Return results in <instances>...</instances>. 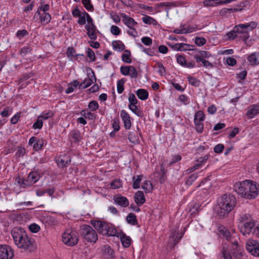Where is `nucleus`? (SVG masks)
Returning <instances> with one entry per match:
<instances>
[{
  "label": "nucleus",
  "instance_id": "1",
  "mask_svg": "<svg viewBox=\"0 0 259 259\" xmlns=\"http://www.w3.org/2000/svg\"><path fill=\"white\" fill-rule=\"evenodd\" d=\"M220 232L226 237L228 241L231 242L232 245L231 253L228 244L224 243L223 245L221 253L224 259H241L243 256L242 247L238 244V238L235 234L234 230H232V234L225 227L221 228Z\"/></svg>",
  "mask_w": 259,
  "mask_h": 259
},
{
  "label": "nucleus",
  "instance_id": "2",
  "mask_svg": "<svg viewBox=\"0 0 259 259\" xmlns=\"http://www.w3.org/2000/svg\"><path fill=\"white\" fill-rule=\"evenodd\" d=\"M236 204V199L232 195L224 194L218 199V205L216 211L220 218L227 217Z\"/></svg>",
  "mask_w": 259,
  "mask_h": 259
},
{
  "label": "nucleus",
  "instance_id": "3",
  "mask_svg": "<svg viewBox=\"0 0 259 259\" xmlns=\"http://www.w3.org/2000/svg\"><path fill=\"white\" fill-rule=\"evenodd\" d=\"M257 26V23L254 21H251L246 24H239L234 26L239 36L241 37L244 41L248 39L249 35L248 32L253 30Z\"/></svg>",
  "mask_w": 259,
  "mask_h": 259
},
{
  "label": "nucleus",
  "instance_id": "4",
  "mask_svg": "<svg viewBox=\"0 0 259 259\" xmlns=\"http://www.w3.org/2000/svg\"><path fill=\"white\" fill-rule=\"evenodd\" d=\"M62 241L67 246H73L78 241L77 233L71 229H66L62 236Z\"/></svg>",
  "mask_w": 259,
  "mask_h": 259
},
{
  "label": "nucleus",
  "instance_id": "5",
  "mask_svg": "<svg viewBox=\"0 0 259 259\" xmlns=\"http://www.w3.org/2000/svg\"><path fill=\"white\" fill-rule=\"evenodd\" d=\"M81 234L84 239L89 242L95 243L98 240V235L95 230L89 225L81 227Z\"/></svg>",
  "mask_w": 259,
  "mask_h": 259
},
{
  "label": "nucleus",
  "instance_id": "6",
  "mask_svg": "<svg viewBox=\"0 0 259 259\" xmlns=\"http://www.w3.org/2000/svg\"><path fill=\"white\" fill-rule=\"evenodd\" d=\"M17 246L24 251L32 252L35 248V241L26 234Z\"/></svg>",
  "mask_w": 259,
  "mask_h": 259
},
{
  "label": "nucleus",
  "instance_id": "7",
  "mask_svg": "<svg viewBox=\"0 0 259 259\" xmlns=\"http://www.w3.org/2000/svg\"><path fill=\"white\" fill-rule=\"evenodd\" d=\"M11 235L14 243L17 246L23 239L26 232L22 228L14 227L11 231Z\"/></svg>",
  "mask_w": 259,
  "mask_h": 259
},
{
  "label": "nucleus",
  "instance_id": "8",
  "mask_svg": "<svg viewBox=\"0 0 259 259\" xmlns=\"http://www.w3.org/2000/svg\"><path fill=\"white\" fill-rule=\"evenodd\" d=\"M246 250L254 256H259V243L253 239H248L246 242Z\"/></svg>",
  "mask_w": 259,
  "mask_h": 259
},
{
  "label": "nucleus",
  "instance_id": "9",
  "mask_svg": "<svg viewBox=\"0 0 259 259\" xmlns=\"http://www.w3.org/2000/svg\"><path fill=\"white\" fill-rule=\"evenodd\" d=\"M246 185L248 188L246 189V193H248L249 199L254 198L259 194V189L256 183L250 180H246Z\"/></svg>",
  "mask_w": 259,
  "mask_h": 259
},
{
  "label": "nucleus",
  "instance_id": "10",
  "mask_svg": "<svg viewBox=\"0 0 259 259\" xmlns=\"http://www.w3.org/2000/svg\"><path fill=\"white\" fill-rule=\"evenodd\" d=\"M14 251L9 246L0 245V259H12Z\"/></svg>",
  "mask_w": 259,
  "mask_h": 259
},
{
  "label": "nucleus",
  "instance_id": "11",
  "mask_svg": "<svg viewBox=\"0 0 259 259\" xmlns=\"http://www.w3.org/2000/svg\"><path fill=\"white\" fill-rule=\"evenodd\" d=\"M246 184V181L235 183L234 190L241 197L248 199L249 198V196H248V193L247 194L245 191L246 189L248 187Z\"/></svg>",
  "mask_w": 259,
  "mask_h": 259
},
{
  "label": "nucleus",
  "instance_id": "12",
  "mask_svg": "<svg viewBox=\"0 0 259 259\" xmlns=\"http://www.w3.org/2000/svg\"><path fill=\"white\" fill-rule=\"evenodd\" d=\"M91 224L102 235H105L109 224L100 221H91Z\"/></svg>",
  "mask_w": 259,
  "mask_h": 259
},
{
  "label": "nucleus",
  "instance_id": "13",
  "mask_svg": "<svg viewBox=\"0 0 259 259\" xmlns=\"http://www.w3.org/2000/svg\"><path fill=\"white\" fill-rule=\"evenodd\" d=\"M254 226L255 224L253 220L238 224L240 231L243 235L249 234Z\"/></svg>",
  "mask_w": 259,
  "mask_h": 259
},
{
  "label": "nucleus",
  "instance_id": "14",
  "mask_svg": "<svg viewBox=\"0 0 259 259\" xmlns=\"http://www.w3.org/2000/svg\"><path fill=\"white\" fill-rule=\"evenodd\" d=\"M120 70L123 75L130 76L132 78H136L138 76L137 71L133 66H121Z\"/></svg>",
  "mask_w": 259,
  "mask_h": 259
},
{
  "label": "nucleus",
  "instance_id": "15",
  "mask_svg": "<svg viewBox=\"0 0 259 259\" xmlns=\"http://www.w3.org/2000/svg\"><path fill=\"white\" fill-rule=\"evenodd\" d=\"M235 1L236 0H205L203 2V4L206 7H214L217 5L229 4Z\"/></svg>",
  "mask_w": 259,
  "mask_h": 259
},
{
  "label": "nucleus",
  "instance_id": "16",
  "mask_svg": "<svg viewBox=\"0 0 259 259\" xmlns=\"http://www.w3.org/2000/svg\"><path fill=\"white\" fill-rule=\"evenodd\" d=\"M258 114H259V103L249 106L246 113V115L248 118L251 119Z\"/></svg>",
  "mask_w": 259,
  "mask_h": 259
},
{
  "label": "nucleus",
  "instance_id": "17",
  "mask_svg": "<svg viewBox=\"0 0 259 259\" xmlns=\"http://www.w3.org/2000/svg\"><path fill=\"white\" fill-rule=\"evenodd\" d=\"M120 116L124 123V126L126 129H130L131 127V117L128 113L124 110H122L120 112Z\"/></svg>",
  "mask_w": 259,
  "mask_h": 259
},
{
  "label": "nucleus",
  "instance_id": "18",
  "mask_svg": "<svg viewBox=\"0 0 259 259\" xmlns=\"http://www.w3.org/2000/svg\"><path fill=\"white\" fill-rule=\"evenodd\" d=\"M121 16L122 20L124 24L126 25L128 28L134 27L137 24V23L134 19L125 14H121Z\"/></svg>",
  "mask_w": 259,
  "mask_h": 259
},
{
  "label": "nucleus",
  "instance_id": "19",
  "mask_svg": "<svg viewBox=\"0 0 259 259\" xmlns=\"http://www.w3.org/2000/svg\"><path fill=\"white\" fill-rule=\"evenodd\" d=\"M93 75H91L90 77L88 76V78H85L83 81L81 82L79 84V89H86L88 87H90L92 83L93 82V79L95 81L96 80V78L95 75L94 74V72H93Z\"/></svg>",
  "mask_w": 259,
  "mask_h": 259
},
{
  "label": "nucleus",
  "instance_id": "20",
  "mask_svg": "<svg viewBox=\"0 0 259 259\" xmlns=\"http://www.w3.org/2000/svg\"><path fill=\"white\" fill-rule=\"evenodd\" d=\"M114 200L116 204L122 207H125L129 204L128 199L126 197L122 196H117L114 197Z\"/></svg>",
  "mask_w": 259,
  "mask_h": 259
},
{
  "label": "nucleus",
  "instance_id": "21",
  "mask_svg": "<svg viewBox=\"0 0 259 259\" xmlns=\"http://www.w3.org/2000/svg\"><path fill=\"white\" fill-rule=\"evenodd\" d=\"M118 237L120 238L121 243L124 247H128L130 246L132 239L129 236L123 233H119Z\"/></svg>",
  "mask_w": 259,
  "mask_h": 259
},
{
  "label": "nucleus",
  "instance_id": "22",
  "mask_svg": "<svg viewBox=\"0 0 259 259\" xmlns=\"http://www.w3.org/2000/svg\"><path fill=\"white\" fill-rule=\"evenodd\" d=\"M57 161L59 166L63 167L66 166L70 162V159L68 155L64 154L60 155Z\"/></svg>",
  "mask_w": 259,
  "mask_h": 259
},
{
  "label": "nucleus",
  "instance_id": "23",
  "mask_svg": "<svg viewBox=\"0 0 259 259\" xmlns=\"http://www.w3.org/2000/svg\"><path fill=\"white\" fill-rule=\"evenodd\" d=\"M258 57L259 53L254 52L248 56L247 59L251 65L254 66L259 64Z\"/></svg>",
  "mask_w": 259,
  "mask_h": 259
},
{
  "label": "nucleus",
  "instance_id": "24",
  "mask_svg": "<svg viewBox=\"0 0 259 259\" xmlns=\"http://www.w3.org/2000/svg\"><path fill=\"white\" fill-rule=\"evenodd\" d=\"M135 201L138 205H141L144 204L145 202V199L143 192L138 191L134 197Z\"/></svg>",
  "mask_w": 259,
  "mask_h": 259
},
{
  "label": "nucleus",
  "instance_id": "25",
  "mask_svg": "<svg viewBox=\"0 0 259 259\" xmlns=\"http://www.w3.org/2000/svg\"><path fill=\"white\" fill-rule=\"evenodd\" d=\"M184 233H181L179 234L178 232L175 231L172 232L170 236V240H172V246H175L177 243H178L180 240L183 237Z\"/></svg>",
  "mask_w": 259,
  "mask_h": 259
},
{
  "label": "nucleus",
  "instance_id": "26",
  "mask_svg": "<svg viewBox=\"0 0 259 259\" xmlns=\"http://www.w3.org/2000/svg\"><path fill=\"white\" fill-rule=\"evenodd\" d=\"M28 181L31 183V186L35 183L39 179V175L35 171L30 172L27 177Z\"/></svg>",
  "mask_w": 259,
  "mask_h": 259
},
{
  "label": "nucleus",
  "instance_id": "27",
  "mask_svg": "<svg viewBox=\"0 0 259 259\" xmlns=\"http://www.w3.org/2000/svg\"><path fill=\"white\" fill-rule=\"evenodd\" d=\"M39 15L40 22L43 25L48 24L51 20V15L48 13H44L41 14H40Z\"/></svg>",
  "mask_w": 259,
  "mask_h": 259
},
{
  "label": "nucleus",
  "instance_id": "28",
  "mask_svg": "<svg viewBox=\"0 0 259 259\" xmlns=\"http://www.w3.org/2000/svg\"><path fill=\"white\" fill-rule=\"evenodd\" d=\"M136 94L141 100H145L148 98V92L144 89L138 90Z\"/></svg>",
  "mask_w": 259,
  "mask_h": 259
},
{
  "label": "nucleus",
  "instance_id": "29",
  "mask_svg": "<svg viewBox=\"0 0 259 259\" xmlns=\"http://www.w3.org/2000/svg\"><path fill=\"white\" fill-rule=\"evenodd\" d=\"M128 139L131 143L137 144L139 141V136L137 132H131L128 136Z\"/></svg>",
  "mask_w": 259,
  "mask_h": 259
},
{
  "label": "nucleus",
  "instance_id": "30",
  "mask_svg": "<svg viewBox=\"0 0 259 259\" xmlns=\"http://www.w3.org/2000/svg\"><path fill=\"white\" fill-rule=\"evenodd\" d=\"M126 222L131 225H136L137 224V220L136 215L133 213H130L126 218Z\"/></svg>",
  "mask_w": 259,
  "mask_h": 259
},
{
  "label": "nucleus",
  "instance_id": "31",
  "mask_svg": "<svg viewBox=\"0 0 259 259\" xmlns=\"http://www.w3.org/2000/svg\"><path fill=\"white\" fill-rule=\"evenodd\" d=\"M253 220L251 215L249 213H242L239 218V224L244 223Z\"/></svg>",
  "mask_w": 259,
  "mask_h": 259
},
{
  "label": "nucleus",
  "instance_id": "32",
  "mask_svg": "<svg viewBox=\"0 0 259 259\" xmlns=\"http://www.w3.org/2000/svg\"><path fill=\"white\" fill-rule=\"evenodd\" d=\"M205 119V115L202 111H197L194 115V122H202Z\"/></svg>",
  "mask_w": 259,
  "mask_h": 259
},
{
  "label": "nucleus",
  "instance_id": "33",
  "mask_svg": "<svg viewBox=\"0 0 259 259\" xmlns=\"http://www.w3.org/2000/svg\"><path fill=\"white\" fill-rule=\"evenodd\" d=\"M107 233L105 235L108 236H117L118 237L119 233L117 232L116 229L111 225H109L108 229L107 230Z\"/></svg>",
  "mask_w": 259,
  "mask_h": 259
},
{
  "label": "nucleus",
  "instance_id": "34",
  "mask_svg": "<svg viewBox=\"0 0 259 259\" xmlns=\"http://www.w3.org/2000/svg\"><path fill=\"white\" fill-rule=\"evenodd\" d=\"M143 176L142 175H138L137 176H135L133 178V188L134 189H138L140 187V183L142 181Z\"/></svg>",
  "mask_w": 259,
  "mask_h": 259
},
{
  "label": "nucleus",
  "instance_id": "35",
  "mask_svg": "<svg viewBox=\"0 0 259 259\" xmlns=\"http://www.w3.org/2000/svg\"><path fill=\"white\" fill-rule=\"evenodd\" d=\"M131 55V52L128 50H125L122 55V60L127 63H131L132 60L130 58Z\"/></svg>",
  "mask_w": 259,
  "mask_h": 259
},
{
  "label": "nucleus",
  "instance_id": "36",
  "mask_svg": "<svg viewBox=\"0 0 259 259\" xmlns=\"http://www.w3.org/2000/svg\"><path fill=\"white\" fill-rule=\"evenodd\" d=\"M112 45L114 49L119 52L123 51L125 48L124 44L120 41H114L113 42Z\"/></svg>",
  "mask_w": 259,
  "mask_h": 259
},
{
  "label": "nucleus",
  "instance_id": "37",
  "mask_svg": "<svg viewBox=\"0 0 259 259\" xmlns=\"http://www.w3.org/2000/svg\"><path fill=\"white\" fill-rule=\"evenodd\" d=\"M44 144V141L42 139H38L33 145V149L35 151H39L41 149Z\"/></svg>",
  "mask_w": 259,
  "mask_h": 259
},
{
  "label": "nucleus",
  "instance_id": "38",
  "mask_svg": "<svg viewBox=\"0 0 259 259\" xmlns=\"http://www.w3.org/2000/svg\"><path fill=\"white\" fill-rule=\"evenodd\" d=\"M189 83L191 85L195 87H198L200 85V81L199 79L196 78L195 77L192 76H188L187 77Z\"/></svg>",
  "mask_w": 259,
  "mask_h": 259
},
{
  "label": "nucleus",
  "instance_id": "39",
  "mask_svg": "<svg viewBox=\"0 0 259 259\" xmlns=\"http://www.w3.org/2000/svg\"><path fill=\"white\" fill-rule=\"evenodd\" d=\"M142 188L144 190L146 193L150 192L152 190V185L151 183L149 181H145L143 185L142 186Z\"/></svg>",
  "mask_w": 259,
  "mask_h": 259
},
{
  "label": "nucleus",
  "instance_id": "40",
  "mask_svg": "<svg viewBox=\"0 0 259 259\" xmlns=\"http://www.w3.org/2000/svg\"><path fill=\"white\" fill-rule=\"evenodd\" d=\"M81 115L83 116L85 118L90 119H94L95 118L96 116L94 113L91 112H88L87 110H83L80 112Z\"/></svg>",
  "mask_w": 259,
  "mask_h": 259
},
{
  "label": "nucleus",
  "instance_id": "41",
  "mask_svg": "<svg viewBox=\"0 0 259 259\" xmlns=\"http://www.w3.org/2000/svg\"><path fill=\"white\" fill-rule=\"evenodd\" d=\"M142 21L144 23L147 24H155L156 23L155 19L147 15H145L142 18Z\"/></svg>",
  "mask_w": 259,
  "mask_h": 259
},
{
  "label": "nucleus",
  "instance_id": "42",
  "mask_svg": "<svg viewBox=\"0 0 259 259\" xmlns=\"http://www.w3.org/2000/svg\"><path fill=\"white\" fill-rule=\"evenodd\" d=\"M110 186L113 189L120 188L122 187V182L119 179H116L110 184Z\"/></svg>",
  "mask_w": 259,
  "mask_h": 259
},
{
  "label": "nucleus",
  "instance_id": "43",
  "mask_svg": "<svg viewBox=\"0 0 259 259\" xmlns=\"http://www.w3.org/2000/svg\"><path fill=\"white\" fill-rule=\"evenodd\" d=\"M125 81L124 79H121L117 81V90L119 94H121L124 91V83Z\"/></svg>",
  "mask_w": 259,
  "mask_h": 259
},
{
  "label": "nucleus",
  "instance_id": "44",
  "mask_svg": "<svg viewBox=\"0 0 259 259\" xmlns=\"http://www.w3.org/2000/svg\"><path fill=\"white\" fill-rule=\"evenodd\" d=\"M70 135L74 142L79 141L81 139V136L79 131H73L71 133Z\"/></svg>",
  "mask_w": 259,
  "mask_h": 259
},
{
  "label": "nucleus",
  "instance_id": "45",
  "mask_svg": "<svg viewBox=\"0 0 259 259\" xmlns=\"http://www.w3.org/2000/svg\"><path fill=\"white\" fill-rule=\"evenodd\" d=\"M89 108L92 111H96L99 108V105L97 101H92L88 105Z\"/></svg>",
  "mask_w": 259,
  "mask_h": 259
},
{
  "label": "nucleus",
  "instance_id": "46",
  "mask_svg": "<svg viewBox=\"0 0 259 259\" xmlns=\"http://www.w3.org/2000/svg\"><path fill=\"white\" fill-rule=\"evenodd\" d=\"M82 3L87 10L93 11V6L91 4V0H82Z\"/></svg>",
  "mask_w": 259,
  "mask_h": 259
},
{
  "label": "nucleus",
  "instance_id": "47",
  "mask_svg": "<svg viewBox=\"0 0 259 259\" xmlns=\"http://www.w3.org/2000/svg\"><path fill=\"white\" fill-rule=\"evenodd\" d=\"M192 32H193V30L190 28L176 29L174 30V32L176 34H185Z\"/></svg>",
  "mask_w": 259,
  "mask_h": 259
},
{
  "label": "nucleus",
  "instance_id": "48",
  "mask_svg": "<svg viewBox=\"0 0 259 259\" xmlns=\"http://www.w3.org/2000/svg\"><path fill=\"white\" fill-rule=\"evenodd\" d=\"M50 9V6L48 4H44L42 2L40 3V6L38 8L37 13L38 15H40V11H42L44 12V13H46Z\"/></svg>",
  "mask_w": 259,
  "mask_h": 259
},
{
  "label": "nucleus",
  "instance_id": "49",
  "mask_svg": "<svg viewBox=\"0 0 259 259\" xmlns=\"http://www.w3.org/2000/svg\"><path fill=\"white\" fill-rule=\"evenodd\" d=\"M42 124H43L42 120V119L40 118V117H39L38 116L37 120L33 124L32 127L34 129H37V128L40 129L42 126Z\"/></svg>",
  "mask_w": 259,
  "mask_h": 259
},
{
  "label": "nucleus",
  "instance_id": "50",
  "mask_svg": "<svg viewBox=\"0 0 259 259\" xmlns=\"http://www.w3.org/2000/svg\"><path fill=\"white\" fill-rule=\"evenodd\" d=\"M54 114L51 111H47V112H44L41 113L40 115L39 116V117H40L41 119H48L49 118L52 117L53 116Z\"/></svg>",
  "mask_w": 259,
  "mask_h": 259
},
{
  "label": "nucleus",
  "instance_id": "51",
  "mask_svg": "<svg viewBox=\"0 0 259 259\" xmlns=\"http://www.w3.org/2000/svg\"><path fill=\"white\" fill-rule=\"evenodd\" d=\"M197 178V175L196 174H192L189 177L186 181V184L188 186L192 185L193 182Z\"/></svg>",
  "mask_w": 259,
  "mask_h": 259
},
{
  "label": "nucleus",
  "instance_id": "52",
  "mask_svg": "<svg viewBox=\"0 0 259 259\" xmlns=\"http://www.w3.org/2000/svg\"><path fill=\"white\" fill-rule=\"evenodd\" d=\"M88 57L90 59L91 62L95 61L96 60L95 55L94 52L90 48H88L87 50Z\"/></svg>",
  "mask_w": 259,
  "mask_h": 259
},
{
  "label": "nucleus",
  "instance_id": "53",
  "mask_svg": "<svg viewBox=\"0 0 259 259\" xmlns=\"http://www.w3.org/2000/svg\"><path fill=\"white\" fill-rule=\"evenodd\" d=\"M195 43L198 46H202L206 43V40L203 37H196L195 39Z\"/></svg>",
  "mask_w": 259,
  "mask_h": 259
},
{
  "label": "nucleus",
  "instance_id": "54",
  "mask_svg": "<svg viewBox=\"0 0 259 259\" xmlns=\"http://www.w3.org/2000/svg\"><path fill=\"white\" fill-rule=\"evenodd\" d=\"M227 36H228V38L230 39H234L235 38H237L239 36L238 35L237 32L235 31L234 27L233 28V29L232 31L228 32L227 34Z\"/></svg>",
  "mask_w": 259,
  "mask_h": 259
},
{
  "label": "nucleus",
  "instance_id": "55",
  "mask_svg": "<svg viewBox=\"0 0 259 259\" xmlns=\"http://www.w3.org/2000/svg\"><path fill=\"white\" fill-rule=\"evenodd\" d=\"M29 229L32 233H37L40 230V227L36 224H32L29 226Z\"/></svg>",
  "mask_w": 259,
  "mask_h": 259
},
{
  "label": "nucleus",
  "instance_id": "56",
  "mask_svg": "<svg viewBox=\"0 0 259 259\" xmlns=\"http://www.w3.org/2000/svg\"><path fill=\"white\" fill-rule=\"evenodd\" d=\"M112 127L114 128V132H117L120 129L119 121L118 119H114L112 120Z\"/></svg>",
  "mask_w": 259,
  "mask_h": 259
},
{
  "label": "nucleus",
  "instance_id": "57",
  "mask_svg": "<svg viewBox=\"0 0 259 259\" xmlns=\"http://www.w3.org/2000/svg\"><path fill=\"white\" fill-rule=\"evenodd\" d=\"M128 101L130 102V105L137 104L138 103V101L136 98L135 95L134 94H130L128 97Z\"/></svg>",
  "mask_w": 259,
  "mask_h": 259
},
{
  "label": "nucleus",
  "instance_id": "58",
  "mask_svg": "<svg viewBox=\"0 0 259 259\" xmlns=\"http://www.w3.org/2000/svg\"><path fill=\"white\" fill-rule=\"evenodd\" d=\"M28 33L26 30H20L17 31L16 36L20 39L25 36L28 35Z\"/></svg>",
  "mask_w": 259,
  "mask_h": 259
},
{
  "label": "nucleus",
  "instance_id": "59",
  "mask_svg": "<svg viewBox=\"0 0 259 259\" xmlns=\"http://www.w3.org/2000/svg\"><path fill=\"white\" fill-rule=\"evenodd\" d=\"M110 31L113 35H118L120 33V30L119 28L115 25H112L111 27Z\"/></svg>",
  "mask_w": 259,
  "mask_h": 259
},
{
  "label": "nucleus",
  "instance_id": "60",
  "mask_svg": "<svg viewBox=\"0 0 259 259\" xmlns=\"http://www.w3.org/2000/svg\"><path fill=\"white\" fill-rule=\"evenodd\" d=\"M142 42L146 46H149L152 44V39L147 36L143 37L141 38Z\"/></svg>",
  "mask_w": 259,
  "mask_h": 259
},
{
  "label": "nucleus",
  "instance_id": "61",
  "mask_svg": "<svg viewBox=\"0 0 259 259\" xmlns=\"http://www.w3.org/2000/svg\"><path fill=\"white\" fill-rule=\"evenodd\" d=\"M224 149V146L223 144H219L214 147V152L216 153H221Z\"/></svg>",
  "mask_w": 259,
  "mask_h": 259
},
{
  "label": "nucleus",
  "instance_id": "62",
  "mask_svg": "<svg viewBox=\"0 0 259 259\" xmlns=\"http://www.w3.org/2000/svg\"><path fill=\"white\" fill-rule=\"evenodd\" d=\"M195 125L196 130L198 133H202L203 130V123L202 122H194Z\"/></svg>",
  "mask_w": 259,
  "mask_h": 259
},
{
  "label": "nucleus",
  "instance_id": "63",
  "mask_svg": "<svg viewBox=\"0 0 259 259\" xmlns=\"http://www.w3.org/2000/svg\"><path fill=\"white\" fill-rule=\"evenodd\" d=\"M177 60L178 63L183 66H184L185 64H186V60L185 57L183 56H178L177 57Z\"/></svg>",
  "mask_w": 259,
  "mask_h": 259
},
{
  "label": "nucleus",
  "instance_id": "64",
  "mask_svg": "<svg viewBox=\"0 0 259 259\" xmlns=\"http://www.w3.org/2000/svg\"><path fill=\"white\" fill-rule=\"evenodd\" d=\"M25 153V148L19 147H18L17 151L16 153V155L18 157H21L23 156Z\"/></svg>",
  "mask_w": 259,
  "mask_h": 259
}]
</instances>
